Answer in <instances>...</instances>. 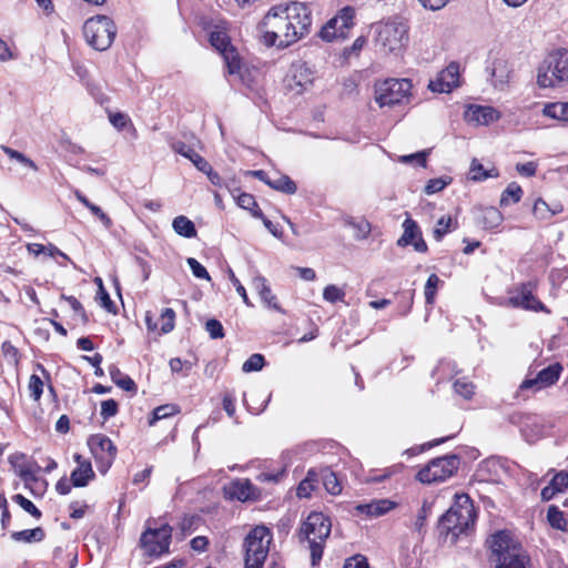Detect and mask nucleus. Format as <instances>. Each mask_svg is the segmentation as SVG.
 I'll return each instance as SVG.
<instances>
[{"label":"nucleus","mask_w":568,"mask_h":568,"mask_svg":"<svg viewBox=\"0 0 568 568\" xmlns=\"http://www.w3.org/2000/svg\"><path fill=\"white\" fill-rule=\"evenodd\" d=\"M312 12L305 3L273 6L258 23L262 42L267 47L287 48L310 33Z\"/></svg>","instance_id":"f257e3e1"},{"label":"nucleus","mask_w":568,"mask_h":568,"mask_svg":"<svg viewBox=\"0 0 568 568\" xmlns=\"http://www.w3.org/2000/svg\"><path fill=\"white\" fill-rule=\"evenodd\" d=\"M486 545L490 550L489 559L496 568L530 567V557L510 531H496L487 538Z\"/></svg>","instance_id":"f03ea898"},{"label":"nucleus","mask_w":568,"mask_h":568,"mask_svg":"<svg viewBox=\"0 0 568 568\" xmlns=\"http://www.w3.org/2000/svg\"><path fill=\"white\" fill-rule=\"evenodd\" d=\"M476 511L466 494L455 496L450 508L440 517L438 529L442 535L450 536V542H455L462 534H467L475 525Z\"/></svg>","instance_id":"7ed1b4c3"},{"label":"nucleus","mask_w":568,"mask_h":568,"mask_svg":"<svg viewBox=\"0 0 568 568\" xmlns=\"http://www.w3.org/2000/svg\"><path fill=\"white\" fill-rule=\"evenodd\" d=\"M331 520L322 513H311L303 521L298 537L310 544L312 565L315 566L322 559L324 542L331 534Z\"/></svg>","instance_id":"20e7f679"},{"label":"nucleus","mask_w":568,"mask_h":568,"mask_svg":"<svg viewBox=\"0 0 568 568\" xmlns=\"http://www.w3.org/2000/svg\"><path fill=\"white\" fill-rule=\"evenodd\" d=\"M537 82L541 88H554L568 82V50L551 51L538 68Z\"/></svg>","instance_id":"39448f33"},{"label":"nucleus","mask_w":568,"mask_h":568,"mask_svg":"<svg viewBox=\"0 0 568 568\" xmlns=\"http://www.w3.org/2000/svg\"><path fill=\"white\" fill-rule=\"evenodd\" d=\"M154 523L155 520L152 518L146 520V528L142 532L139 541L143 555L150 558L160 557L169 552L173 531L169 524L153 527L152 525Z\"/></svg>","instance_id":"423d86ee"},{"label":"nucleus","mask_w":568,"mask_h":568,"mask_svg":"<svg viewBox=\"0 0 568 568\" xmlns=\"http://www.w3.org/2000/svg\"><path fill=\"white\" fill-rule=\"evenodd\" d=\"M272 532L265 526H256L244 539L245 568H262L270 551Z\"/></svg>","instance_id":"0eeeda50"},{"label":"nucleus","mask_w":568,"mask_h":568,"mask_svg":"<svg viewBox=\"0 0 568 568\" xmlns=\"http://www.w3.org/2000/svg\"><path fill=\"white\" fill-rule=\"evenodd\" d=\"M83 34L89 45L98 51H104L114 41L116 27L109 17L95 16L84 22Z\"/></svg>","instance_id":"6e6552de"},{"label":"nucleus","mask_w":568,"mask_h":568,"mask_svg":"<svg viewBox=\"0 0 568 568\" xmlns=\"http://www.w3.org/2000/svg\"><path fill=\"white\" fill-rule=\"evenodd\" d=\"M408 28L402 21H387L376 27V45L385 53L400 52L408 41Z\"/></svg>","instance_id":"1a4fd4ad"},{"label":"nucleus","mask_w":568,"mask_h":568,"mask_svg":"<svg viewBox=\"0 0 568 568\" xmlns=\"http://www.w3.org/2000/svg\"><path fill=\"white\" fill-rule=\"evenodd\" d=\"M412 82L408 79H386L375 83V101L381 106H394L408 99Z\"/></svg>","instance_id":"9d476101"},{"label":"nucleus","mask_w":568,"mask_h":568,"mask_svg":"<svg viewBox=\"0 0 568 568\" xmlns=\"http://www.w3.org/2000/svg\"><path fill=\"white\" fill-rule=\"evenodd\" d=\"M458 458L455 455L434 458L418 474L417 479L423 484L444 481L457 470Z\"/></svg>","instance_id":"9b49d317"},{"label":"nucleus","mask_w":568,"mask_h":568,"mask_svg":"<svg viewBox=\"0 0 568 568\" xmlns=\"http://www.w3.org/2000/svg\"><path fill=\"white\" fill-rule=\"evenodd\" d=\"M355 10L352 7H345L338 13L326 22L320 31V37L327 42L343 40L347 37L354 26Z\"/></svg>","instance_id":"f8f14e48"},{"label":"nucleus","mask_w":568,"mask_h":568,"mask_svg":"<svg viewBox=\"0 0 568 568\" xmlns=\"http://www.w3.org/2000/svg\"><path fill=\"white\" fill-rule=\"evenodd\" d=\"M535 290L534 282L519 284L510 292L507 304L516 308L550 314V310L535 295Z\"/></svg>","instance_id":"ddd939ff"},{"label":"nucleus","mask_w":568,"mask_h":568,"mask_svg":"<svg viewBox=\"0 0 568 568\" xmlns=\"http://www.w3.org/2000/svg\"><path fill=\"white\" fill-rule=\"evenodd\" d=\"M88 446L98 464L99 471L105 474L116 457L115 445L104 434H95L88 438Z\"/></svg>","instance_id":"4468645a"},{"label":"nucleus","mask_w":568,"mask_h":568,"mask_svg":"<svg viewBox=\"0 0 568 568\" xmlns=\"http://www.w3.org/2000/svg\"><path fill=\"white\" fill-rule=\"evenodd\" d=\"M210 43L223 55L229 73H237L240 71V60L234 48L230 44V37L223 28L216 27L211 31Z\"/></svg>","instance_id":"2eb2a0df"},{"label":"nucleus","mask_w":568,"mask_h":568,"mask_svg":"<svg viewBox=\"0 0 568 568\" xmlns=\"http://www.w3.org/2000/svg\"><path fill=\"white\" fill-rule=\"evenodd\" d=\"M561 371L562 366L559 363H554L541 369L535 377L523 381L519 389L537 392L549 387L559 379Z\"/></svg>","instance_id":"dca6fc26"},{"label":"nucleus","mask_w":568,"mask_h":568,"mask_svg":"<svg viewBox=\"0 0 568 568\" xmlns=\"http://www.w3.org/2000/svg\"><path fill=\"white\" fill-rule=\"evenodd\" d=\"M403 235L397 240L398 246L413 245L416 252L426 253L428 247L422 236L418 224L410 217L403 222Z\"/></svg>","instance_id":"f3484780"},{"label":"nucleus","mask_w":568,"mask_h":568,"mask_svg":"<svg viewBox=\"0 0 568 568\" xmlns=\"http://www.w3.org/2000/svg\"><path fill=\"white\" fill-rule=\"evenodd\" d=\"M459 67L456 63H450L444 69L436 80L430 81L428 88L433 92H450L454 88L458 87Z\"/></svg>","instance_id":"a211bd4d"},{"label":"nucleus","mask_w":568,"mask_h":568,"mask_svg":"<svg viewBox=\"0 0 568 568\" xmlns=\"http://www.w3.org/2000/svg\"><path fill=\"white\" fill-rule=\"evenodd\" d=\"M499 119V112L493 106L470 105L465 112V120L476 125H487Z\"/></svg>","instance_id":"6ab92c4d"},{"label":"nucleus","mask_w":568,"mask_h":568,"mask_svg":"<svg viewBox=\"0 0 568 568\" xmlns=\"http://www.w3.org/2000/svg\"><path fill=\"white\" fill-rule=\"evenodd\" d=\"M224 495L230 500L246 501L254 495L253 485L247 479H237L224 487Z\"/></svg>","instance_id":"aec40b11"},{"label":"nucleus","mask_w":568,"mask_h":568,"mask_svg":"<svg viewBox=\"0 0 568 568\" xmlns=\"http://www.w3.org/2000/svg\"><path fill=\"white\" fill-rule=\"evenodd\" d=\"M74 460L78 464L77 468L71 473V483L74 487H84L89 480L94 477L91 463L84 459L80 454L74 455Z\"/></svg>","instance_id":"412c9836"},{"label":"nucleus","mask_w":568,"mask_h":568,"mask_svg":"<svg viewBox=\"0 0 568 568\" xmlns=\"http://www.w3.org/2000/svg\"><path fill=\"white\" fill-rule=\"evenodd\" d=\"M395 506L396 504L389 499H375L367 504H359L355 509L358 514L368 517H379L394 509Z\"/></svg>","instance_id":"4be33fe9"},{"label":"nucleus","mask_w":568,"mask_h":568,"mask_svg":"<svg viewBox=\"0 0 568 568\" xmlns=\"http://www.w3.org/2000/svg\"><path fill=\"white\" fill-rule=\"evenodd\" d=\"M253 286L257 291L262 301L268 306L275 310H278L276 304V297L273 295L271 287L267 284V281L263 276H256L253 280Z\"/></svg>","instance_id":"5701e85b"},{"label":"nucleus","mask_w":568,"mask_h":568,"mask_svg":"<svg viewBox=\"0 0 568 568\" xmlns=\"http://www.w3.org/2000/svg\"><path fill=\"white\" fill-rule=\"evenodd\" d=\"M172 227L176 234L183 237L191 239L196 236L194 223L184 215L176 216L173 220Z\"/></svg>","instance_id":"b1692460"},{"label":"nucleus","mask_w":568,"mask_h":568,"mask_svg":"<svg viewBox=\"0 0 568 568\" xmlns=\"http://www.w3.org/2000/svg\"><path fill=\"white\" fill-rule=\"evenodd\" d=\"M45 534L41 527H37L33 529H26L21 531H14L11 534V538L17 542H39L43 540Z\"/></svg>","instance_id":"393cba45"},{"label":"nucleus","mask_w":568,"mask_h":568,"mask_svg":"<svg viewBox=\"0 0 568 568\" xmlns=\"http://www.w3.org/2000/svg\"><path fill=\"white\" fill-rule=\"evenodd\" d=\"M321 480L327 493L331 495H338L342 491V485L336 476L329 468L320 469Z\"/></svg>","instance_id":"a878e982"},{"label":"nucleus","mask_w":568,"mask_h":568,"mask_svg":"<svg viewBox=\"0 0 568 568\" xmlns=\"http://www.w3.org/2000/svg\"><path fill=\"white\" fill-rule=\"evenodd\" d=\"M267 185L285 194H294L297 190L295 182L287 175H277L275 179L267 181Z\"/></svg>","instance_id":"bb28decb"},{"label":"nucleus","mask_w":568,"mask_h":568,"mask_svg":"<svg viewBox=\"0 0 568 568\" xmlns=\"http://www.w3.org/2000/svg\"><path fill=\"white\" fill-rule=\"evenodd\" d=\"M542 112L546 116L568 122V103L557 102L547 104Z\"/></svg>","instance_id":"cd10ccee"},{"label":"nucleus","mask_w":568,"mask_h":568,"mask_svg":"<svg viewBox=\"0 0 568 568\" xmlns=\"http://www.w3.org/2000/svg\"><path fill=\"white\" fill-rule=\"evenodd\" d=\"M110 376L113 383H115L122 389L128 392H135L136 386L133 379L130 376L122 374L118 367L113 366L110 368Z\"/></svg>","instance_id":"c85d7f7f"},{"label":"nucleus","mask_w":568,"mask_h":568,"mask_svg":"<svg viewBox=\"0 0 568 568\" xmlns=\"http://www.w3.org/2000/svg\"><path fill=\"white\" fill-rule=\"evenodd\" d=\"M293 81L296 87L305 89L308 84H312L313 73L306 65H297L293 71Z\"/></svg>","instance_id":"c756f323"},{"label":"nucleus","mask_w":568,"mask_h":568,"mask_svg":"<svg viewBox=\"0 0 568 568\" xmlns=\"http://www.w3.org/2000/svg\"><path fill=\"white\" fill-rule=\"evenodd\" d=\"M521 195H523L521 187L517 183L513 182L503 192L501 197H500V205L501 206L508 205L509 200H511L513 203H517L520 201Z\"/></svg>","instance_id":"7c9ffc66"},{"label":"nucleus","mask_w":568,"mask_h":568,"mask_svg":"<svg viewBox=\"0 0 568 568\" xmlns=\"http://www.w3.org/2000/svg\"><path fill=\"white\" fill-rule=\"evenodd\" d=\"M503 221L501 213L495 207H488L483 211V225L485 229H495Z\"/></svg>","instance_id":"2f4dec72"},{"label":"nucleus","mask_w":568,"mask_h":568,"mask_svg":"<svg viewBox=\"0 0 568 568\" xmlns=\"http://www.w3.org/2000/svg\"><path fill=\"white\" fill-rule=\"evenodd\" d=\"M547 519L551 527L560 530H565L567 521L564 518L562 511L556 506H550L547 511Z\"/></svg>","instance_id":"473e14b6"},{"label":"nucleus","mask_w":568,"mask_h":568,"mask_svg":"<svg viewBox=\"0 0 568 568\" xmlns=\"http://www.w3.org/2000/svg\"><path fill=\"white\" fill-rule=\"evenodd\" d=\"M532 212L539 220H547L557 214L558 210L550 209L542 199H537L534 204Z\"/></svg>","instance_id":"72a5a7b5"},{"label":"nucleus","mask_w":568,"mask_h":568,"mask_svg":"<svg viewBox=\"0 0 568 568\" xmlns=\"http://www.w3.org/2000/svg\"><path fill=\"white\" fill-rule=\"evenodd\" d=\"M176 413H179V409L175 405L159 406L153 410L152 418L149 420V424L152 426L155 422L173 416Z\"/></svg>","instance_id":"f704fd0d"},{"label":"nucleus","mask_w":568,"mask_h":568,"mask_svg":"<svg viewBox=\"0 0 568 568\" xmlns=\"http://www.w3.org/2000/svg\"><path fill=\"white\" fill-rule=\"evenodd\" d=\"M469 174H470V180H473V181H481V180H486L487 178L498 175V173H491V171H485L481 163H479L476 159H474L471 161Z\"/></svg>","instance_id":"c9c22d12"},{"label":"nucleus","mask_w":568,"mask_h":568,"mask_svg":"<svg viewBox=\"0 0 568 568\" xmlns=\"http://www.w3.org/2000/svg\"><path fill=\"white\" fill-rule=\"evenodd\" d=\"M12 500L18 504L23 510L29 513L32 517L39 519L42 514L41 511L36 507V505L27 499L24 496L17 494L12 497Z\"/></svg>","instance_id":"e433bc0d"},{"label":"nucleus","mask_w":568,"mask_h":568,"mask_svg":"<svg viewBox=\"0 0 568 568\" xmlns=\"http://www.w3.org/2000/svg\"><path fill=\"white\" fill-rule=\"evenodd\" d=\"M264 356L261 354H253L244 362L242 371L244 373L258 372L264 367Z\"/></svg>","instance_id":"4c0bfd02"},{"label":"nucleus","mask_w":568,"mask_h":568,"mask_svg":"<svg viewBox=\"0 0 568 568\" xmlns=\"http://www.w3.org/2000/svg\"><path fill=\"white\" fill-rule=\"evenodd\" d=\"M29 395L33 400H39L43 393V382L40 376L32 374L28 384Z\"/></svg>","instance_id":"58836bf2"},{"label":"nucleus","mask_w":568,"mask_h":568,"mask_svg":"<svg viewBox=\"0 0 568 568\" xmlns=\"http://www.w3.org/2000/svg\"><path fill=\"white\" fill-rule=\"evenodd\" d=\"M440 280L436 274H430L425 284V300L426 303L432 305L435 300L437 286Z\"/></svg>","instance_id":"ea45409f"},{"label":"nucleus","mask_w":568,"mask_h":568,"mask_svg":"<svg viewBox=\"0 0 568 568\" xmlns=\"http://www.w3.org/2000/svg\"><path fill=\"white\" fill-rule=\"evenodd\" d=\"M1 351H2V354L6 358V361L9 364L14 365V366H17L19 364V361H20L19 351L9 341H6L2 343Z\"/></svg>","instance_id":"a19ab883"},{"label":"nucleus","mask_w":568,"mask_h":568,"mask_svg":"<svg viewBox=\"0 0 568 568\" xmlns=\"http://www.w3.org/2000/svg\"><path fill=\"white\" fill-rule=\"evenodd\" d=\"M455 392L463 396L465 399H470L474 395L475 386L473 383L466 381L465 378L457 379L454 383Z\"/></svg>","instance_id":"79ce46f5"},{"label":"nucleus","mask_w":568,"mask_h":568,"mask_svg":"<svg viewBox=\"0 0 568 568\" xmlns=\"http://www.w3.org/2000/svg\"><path fill=\"white\" fill-rule=\"evenodd\" d=\"M453 220L450 216H443L438 220L436 227L434 229V237L436 241H442V239L450 232Z\"/></svg>","instance_id":"37998d69"},{"label":"nucleus","mask_w":568,"mask_h":568,"mask_svg":"<svg viewBox=\"0 0 568 568\" xmlns=\"http://www.w3.org/2000/svg\"><path fill=\"white\" fill-rule=\"evenodd\" d=\"M345 292L336 285H327L323 291V298L329 303L344 301Z\"/></svg>","instance_id":"c03bdc74"},{"label":"nucleus","mask_w":568,"mask_h":568,"mask_svg":"<svg viewBox=\"0 0 568 568\" xmlns=\"http://www.w3.org/2000/svg\"><path fill=\"white\" fill-rule=\"evenodd\" d=\"M174 321H175V312L166 307L161 313V332L163 334L170 333L174 328Z\"/></svg>","instance_id":"a18cd8bd"},{"label":"nucleus","mask_w":568,"mask_h":568,"mask_svg":"<svg viewBox=\"0 0 568 568\" xmlns=\"http://www.w3.org/2000/svg\"><path fill=\"white\" fill-rule=\"evenodd\" d=\"M18 475L24 481L27 487H30L31 483L38 481L36 469L30 465H20L18 468Z\"/></svg>","instance_id":"49530a36"},{"label":"nucleus","mask_w":568,"mask_h":568,"mask_svg":"<svg viewBox=\"0 0 568 568\" xmlns=\"http://www.w3.org/2000/svg\"><path fill=\"white\" fill-rule=\"evenodd\" d=\"M205 329L213 339L224 337V328L220 321L211 318L205 324Z\"/></svg>","instance_id":"de8ad7c7"},{"label":"nucleus","mask_w":568,"mask_h":568,"mask_svg":"<svg viewBox=\"0 0 568 568\" xmlns=\"http://www.w3.org/2000/svg\"><path fill=\"white\" fill-rule=\"evenodd\" d=\"M449 182H450V179H445V178L432 179L425 185L424 191L428 195L437 193V192L442 191L447 184H449Z\"/></svg>","instance_id":"09e8293b"},{"label":"nucleus","mask_w":568,"mask_h":568,"mask_svg":"<svg viewBox=\"0 0 568 568\" xmlns=\"http://www.w3.org/2000/svg\"><path fill=\"white\" fill-rule=\"evenodd\" d=\"M186 263L195 277L207 281L211 280L206 268L197 260H195L194 257H189L186 260Z\"/></svg>","instance_id":"8fccbe9b"},{"label":"nucleus","mask_w":568,"mask_h":568,"mask_svg":"<svg viewBox=\"0 0 568 568\" xmlns=\"http://www.w3.org/2000/svg\"><path fill=\"white\" fill-rule=\"evenodd\" d=\"M118 413V403L114 399H106L101 403V416L104 419L113 417Z\"/></svg>","instance_id":"3c124183"},{"label":"nucleus","mask_w":568,"mask_h":568,"mask_svg":"<svg viewBox=\"0 0 568 568\" xmlns=\"http://www.w3.org/2000/svg\"><path fill=\"white\" fill-rule=\"evenodd\" d=\"M230 281L232 282V284L235 286V290L236 292L241 295L243 302L247 305V306H252V303L246 294V291H245V287L241 284V282L239 281V278L235 276V274L233 273L232 270H230Z\"/></svg>","instance_id":"603ef678"},{"label":"nucleus","mask_w":568,"mask_h":568,"mask_svg":"<svg viewBox=\"0 0 568 568\" xmlns=\"http://www.w3.org/2000/svg\"><path fill=\"white\" fill-rule=\"evenodd\" d=\"M551 483L558 493L564 491L566 488H568V473H558L554 476Z\"/></svg>","instance_id":"864d4df0"},{"label":"nucleus","mask_w":568,"mask_h":568,"mask_svg":"<svg viewBox=\"0 0 568 568\" xmlns=\"http://www.w3.org/2000/svg\"><path fill=\"white\" fill-rule=\"evenodd\" d=\"M237 205L244 210H252V207H257V203L253 195L248 193H242L236 199Z\"/></svg>","instance_id":"5fc2aeb1"},{"label":"nucleus","mask_w":568,"mask_h":568,"mask_svg":"<svg viewBox=\"0 0 568 568\" xmlns=\"http://www.w3.org/2000/svg\"><path fill=\"white\" fill-rule=\"evenodd\" d=\"M109 120L112 123V125L118 130H122L129 122L128 115L121 112L110 113Z\"/></svg>","instance_id":"6e6d98bb"},{"label":"nucleus","mask_w":568,"mask_h":568,"mask_svg":"<svg viewBox=\"0 0 568 568\" xmlns=\"http://www.w3.org/2000/svg\"><path fill=\"white\" fill-rule=\"evenodd\" d=\"M89 210L90 212L95 215L100 221L101 223L105 226V227H110L112 225V221L111 219L101 210V207H99L98 205L95 204H91L89 206Z\"/></svg>","instance_id":"4d7b16f0"},{"label":"nucleus","mask_w":568,"mask_h":568,"mask_svg":"<svg viewBox=\"0 0 568 568\" xmlns=\"http://www.w3.org/2000/svg\"><path fill=\"white\" fill-rule=\"evenodd\" d=\"M516 170L520 175L532 176L536 174L537 164L535 162L518 163Z\"/></svg>","instance_id":"13d9d810"},{"label":"nucleus","mask_w":568,"mask_h":568,"mask_svg":"<svg viewBox=\"0 0 568 568\" xmlns=\"http://www.w3.org/2000/svg\"><path fill=\"white\" fill-rule=\"evenodd\" d=\"M349 225L357 229V239H365L371 233V225L367 221H361L358 223L355 222H348Z\"/></svg>","instance_id":"bf43d9fd"},{"label":"nucleus","mask_w":568,"mask_h":568,"mask_svg":"<svg viewBox=\"0 0 568 568\" xmlns=\"http://www.w3.org/2000/svg\"><path fill=\"white\" fill-rule=\"evenodd\" d=\"M344 568H368L365 557L357 555L346 560Z\"/></svg>","instance_id":"052dcab7"},{"label":"nucleus","mask_w":568,"mask_h":568,"mask_svg":"<svg viewBox=\"0 0 568 568\" xmlns=\"http://www.w3.org/2000/svg\"><path fill=\"white\" fill-rule=\"evenodd\" d=\"M98 297L101 301L102 307H104L106 311L112 312L114 307V303L110 298L109 293L105 291L104 287H101V290H98Z\"/></svg>","instance_id":"680f3d73"},{"label":"nucleus","mask_w":568,"mask_h":568,"mask_svg":"<svg viewBox=\"0 0 568 568\" xmlns=\"http://www.w3.org/2000/svg\"><path fill=\"white\" fill-rule=\"evenodd\" d=\"M419 3L428 10L437 11L444 8L449 0H418Z\"/></svg>","instance_id":"e2e57ef3"},{"label":"nucleus","mask_w":568,"mask_h":568,"mask_svg":"<svg viewBox=\"0 0 568 568\" xmlns=\"http://www.w3.org/2000/svg\"><path fill=\"white\" fill-rule=\"evenodd\" d=\"M223 409L229 417L235 418V399L229 394L223 397Z\"/></svg>","instance_id":"0e129e2a"},{"label":"nucleus","mask_w":568,"mask_h":568,"mask_svg":"<svg viewBox=\"0 0 568 568\" xmlns=\"http://www.w3.org/2000/svg\"><path fill=\"white\" fill-rule=\"evenodd\" d=\"M172 148H173L174 152L181 154L182 156H184L186 159L189 156H191V154L194 152L192 146H190L186 143L181 142V141L173 143Z\"/></svg>","instance_id":"69168bd1"},{"label":"nucleus","mask_w":568,"mask_h":568,"mask_svg":"<svg viewBox=\"0 0 568 568\" xmlns=\"http://www.w3.org/2000/svg\"><path fill=\"white\" fill-rule=\"evenodd\" d=\"M315 486L308 484V481H305L304 479L300 483L296 489V495L300 498H307L311 496V493L314 490Z\"/></svg>","instance_id":"338daca9"},{"label":"nucleus","mask_w":568,"mask_h":568,"mask_svg":"<svg viewBox=\"0 0 568 568\" xmlns=\"http://www.w3.org/2000/svg\"><path fill=\"white\" fill-rule=\"evenodd\" d=\"M0 509H1V524L6 528L10 521V513L8 509L7 499L4 496H0Z\"/></svg>","instance_id":"774afa93"}]
</instances>
